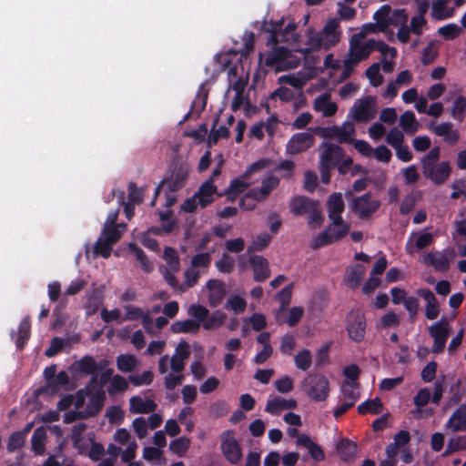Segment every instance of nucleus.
<instances>
[{
    "label": "nucleus",
    "mask_w": 466,
    "mask_h": 466,
    "mask_svg": "<svg viewBox=\"0 0 466 466\" xmlns=\"http://www.w3.org/2000/svg\"><path fill=\"white\" fill-rule=\"evenodd\" d=\"M307 395L316 401L325 400L329 393V383L326 377L320 374H309L303 383Z\"/></svg>",
    "instance_id": "9"
},
{
    "label": "nucleus",
    "mask_w": 466,
    "mask_h": 466,
    "mask_svg": "<svg viewBox=\"0 0 466 466\" xmlns=\"http://www.w3.org/2000/svg\"><path fill=\"white\" fill-rule=\"evenodd\" d=\"M86 429V425L83 422L77 423L72 428V441L74 445L79 449L83 450L86 448V442L84 441L83 433Z\"/></svg>",
    "instance_id": "57"
},
{
    "label": "nucleus",
    "mask_w": 466,
    "mask_h": 466,
    "mask_svg": "<svg viewBox=\"0 0 466 466\" xmlns=\"http://www.w3.org/2000/svg\"><path fill=\"white\" fill-rule=\"evenodd\" d=\"M114 441L120 445L126 446L122 452V461L124 462H128L136 457L137 444L127 430L124 428L118 429L114 434Z\"/></svg>",
    "instance_id": "18"
},
{
    "label": "nucleus",
    "mask_w": 466,
    "mask_h": 466,
    "mask_svg": "<svg viewBox=\"0 0 466 466\" xmlns=\"http://www.w3.org/2000/svg\"><path fill=\"white\" fill-rule=\"evenodd\" d=\"M46 431L44 428H37L32 436V447L37 454L44 452V441L46 439Z\"/></svg>",
    "instance_id": "62"
},
{
    "label": "nucleus",
    "mask_w": 466,
    "mask_h": 466,
    "mask_svg": "<svg viewBox=\"0 0 466 466\" xmlns=\"http://www.w3.org/2000/svg\"><path fill=\"white\" fill-rule=\"evenodd\" d=\"M128 379H125L121 375H115L112 377L110 380V384L108 387V392L110 394H115L116 392L125 391L128 389Z\"/></svg>",
    "instance_id": "59"
},
{
    "label": "nucleus",
    "mask_w": 466,
    "mask_h": 466,
    "mask_svg": "<svg viewBox=\"0 0 466 466\" xmlns=\"http://www.w3.org/2000/svg\"><path fill=\"white\" fill-rule=\"evenodd\" d=\"M274 316L279 324H288L289 327H294L304 316V309L298 306L286 308L285 309H276Z\"/></svg>",
    "instance_id": "24"
},
{
    "label": "nucleus",
    "mask_w": 466,
    "mask_h": 466,
    "mask_svg": "<svg viewBox=\"0 0 466 466\" xmlns=\"http://www.w3.org/2000/svg\"><path fill=\"white\" fill-rule=\"evenodd\" d=\"M330 220L331 223L328 226L327 229L336 242L349 233L350 226L346 223L342 218Z\"/></svg>",
    "instance_id": "42"
},
{
    "label": "nucleus",
    "mask_w": 466,
    "mask_h": 466,
    "mask_svg": "<svg viewBox=\"0 0 466 466\" xmlns=\"http://www.w3.org/2000/svg\"><path fill=\"white\" fill-rule=\"evenodd\" d=\"M269 160L260 159L252 163L248 167L243 174L231 180L228 187L224 192L227 199L233 202L237 199L238 195L244 193L253 183V175L260 170L268 167Z\"/></svg>",
    "instance_id": "6"
},
{
    "label": "nucleus",
    "mask_w": 466,
    "mask_h": 466,
    "mask_svg": "<svg viewBox=\"0 0 466 466\" xmlns=\"http://www.w3.org/2000/svg\"><path fill=\"white\" fill-rule=\"evenodd\" d=\"M189 356L188 343L181 341L171 358L168 355H164L159 359L158 370L161 374H165L164 385L167 390H174L183 383L185 378L183 370Z\"/></svg>",
    "instance_id": "1"
},
{
    "label": "nucleus",
    "mask_w": 466,
    "mask_h": 466,
    "mask_svg": "<svg viewBox=\"0 0 466 466\" xmlns=\"http://www.w3.org/2000/svg\"><path fill=\"white\" fill-rule=\"evenodd\" d=\"M85 390H79L76 395H69L61 400L58 402V409L63 410L69 408L71 405H74L76 410H79L85 405Z\"/></svg>",
    "instance_id": "45"
},
{
    "label": "nucleus",
    "mask_w": 466,
    "mask_h": 466,
    "mask_svg": "<svg viewBox=\"0 0 466 466\" xmlns=\"http://www.w3.org/2000/svg\"><path fill=\"white\" fill-rule=\"evenodd\" d=\"M380 207V200L373 197L371 193L353 198L350 203L351 211L361 219L370 218Z\"/></svg>",
    "instance_id": "10"
},
{
    "label": "nucleus",
    "mask_w": 466,
    "mask_h": 466,
    "mask_svg": "<svg viewBox=\"0 0 466 466\" xmlns=\"http://www.w3.org/2000/svg\"><path fill=\"white\" fill-rule=\"evenodd\" d=\"M456 256L454 249H447L443 252L434 251L428 253L424 260L426 263L431 264L436 270L447 271L450 268V262L454 259Z\"/></svg>",
    "instance_id": "20"
},
{
    "label": "nucleus",
    "mask_w": 466,
    "mask_h": 466,
    "mask_svg": "<svg viewBox=\"0 0 466 466\" xmlns=\"http://www.w3.org/2000/svg\"><path fill=\"white\" fill-rule=\"evenodd\" d=\"M318 34L322 49L328 50L335 46L341 39L339 20L337 18L329 19Z\"/></svg>",
    "instance_id": "12"
},
{
    "label": "nucleus",
    "mask_w": 466,
    "mask_h": 466,
    "mask_svg": "<svg viewBox=\"0 0 466 466\" xmlns=\"http://www.w3.org/2000/svg\"><path fill=\"white\" fill-rule=\"evenodd\" d=\"M366 272V268L364 266L357 264L350 266L347 268L345 274V280L348 286L351 289H357Z\"/></svg>",
    "instance_id": "39"
},
{
    "label": "nucleus",
    "mask_w": 466,
    "mask_h": 466,
    "mask_svg": "<svg viewBox=\"0 0 466 466\" xmlns=\"http://www.w3.org/2000/svg\"><path fill=\"white\" fill-rule=\"evenodd\" d=\"M375 100L368 96L355 102L350 116L357 122H367L375 116Z\"/></svg>",
    "instance_id": "14"
},
{
    "label": "nucleus",
    "mask_w": 466,
    "mask_h": 466,
    "mask_svg": "<svg viewBox=\"0 0 466 466\" xmlns=\"http://www.w3.org/2000/svg\"><path fill=\"white\" fill-rule=\"evenodd\" d=\"M374 50V39L365 40L361 36L352 35L350 39V49L346 57V64L350 67L358 65L369 57Z\"/></svg>",
    "instance_id": "8"
},
{
    "label": "nucleus",
    "mask_w": 466,
    "mask_h": 466,
    "mask_svg": "<svg viewBox=\"0 0 466 466\" xmlns=\"http://www.w3.org/2000/svg\"><path fill=\"white\" fill-rule=\"evenodd\" d=\"M433 240V236L428 232H419L412 233L410 240L406 245V250L408 253L412 254L415 252V249H422L429 245Z\"/></svg>",
    "instance_id": "35"
},
{
    "label": "nucleus",
    "mask_w": 466,
    "mask_h": 466,
    "mask_svg": "<svg viewBox=\"0 0 466 466\" xmlns=\"http://www.w3.org/2000/svg\"><path fill=\"white\" fill-rule=\"evenodd\" d=\"M184 280L178 287L179 292H186L193 288L200 278V271L198 268H188L184 271Z\"/></svg>",
    "instance_id": "46"
},
{
    "label": "nucleus",
    "mask_w": 466,
    "mask_h": 466,
    "mask_svg": "<svg viewBox=\"0 0 466 466\" xmlns=\"http://www.w3.org/2000/svg\"><path fill=\"white\" fill-rule=\"evenodd\" d=\"M445 0H434L431 5V16L435 20H443L451 17L455 8L449 7Z\"/></svg>",
    "instance_id": "40"
},
{
    "label": "nucleus",
    "mask_w": 466,
    "mask_h": 466,
    "mask_svg": "<svg viewBox=\"0 0 466 466\" xmlns=\"http://www.w3.org/2000/svg\"><path fill=\"white\" fill-rule=\"evenodd\" d=\"M81 372L93 375V380H96L97 364L92 357H85L77 363Z\"/></svg>",
    "instance_id": "53"
},
{
    "label": "nucleus",
    "mask_w": 466,
    "mask_h": 466,
    "mask_svg": "<svg viewBox=\"0 0 466 466\" xmlns=\"http://www.w3.org/2000/svg\"><path fill=\"white\" fill-rule=\"evenodd\" d=\"M382 410V404L380 400V399L375 398L370 400H367L366 402L359 405L358 411L360 414H367V413H372V414H378L381 412Z\"/></svg>",
    "instance_id": "58"
},
{
    "label": "nucleus",
    "mask_w": 466,
    "mask_h": 466,
    "mask_svg": "<svg viewBox=\"0 0 466 466\" xmlns=\"http://www.w3.org/2000/svg\"><path fill=\"white\" fill-rule=\"evenodd\" d=\"M315 142V137L311 133L302 132L291 137L286 146V151L289 155L300 154L309 147Z\"/></svg>",
    "instance_id": "19"
},
{
    "label": "nucleus",
    "mask_w": 466,
    "mask_h": 466,
    "mask_svg": "<svg viewBox=\"0 0 466 466\" xmlns=\"http://www.w3.org/2000/svg\"><path fill=\"white\" fill-rule=\"evenodd\" d=\"M313 109L324 117H331L338 111V105L332 100L329 93L318 96L312 105Z\"/></svg>",
    "instance_id": "26"
},
{
    "label": "nucleus",
    "mask_w": 466,
    "mask_h": 466,
    "mask_svg": "<svg viewBox=\"0 0 466 466\" xmlns=\"http://www.w3.org/2000/svg\"><path fill=\"white\" fill-rule=\"evenodd\" d=\"M246 307H247V302L245 301V299L238 295H232V296L228 297V299L225 304V308L227 309H231L235 313H238V314L244 312L246 309Z\"/></svg>",
    "instance_id": "60"
},
{
    "label": "nucleus",
    "mask_w": 466,
    "mask_h": 466,
    "mask_svg": "<svg viewBox=\"0 0 466 466\" xmlns=\"http://www.w3.org/2000/svg\"><path fill=\"white\" fill-rule=\"evenodd\" d=\"M306 38H307V40L305 42V47L297 48L296 50L298 52H300V53L306 55L310 52L322 49L319 34L312 27H309L307 29Z\"/></svg>",
    "instance_id": "41"
},
{
    "label": "nucleus",
    "mask_w": 466,
    "mask_h": 466,
    "mask_svg": "<svg viewBox=\"0 0 466 466\" xmlns=\"http://www.w3.org/2000/svg\"><path fill=\"white\" fill-rule=\"evenodd\" d=\"M289 209L294 216H308L309 225L314 229L320 228L324 221L319 202L307 197H293L289 200Z\"/></svg>",
    "instance_id": "5"
},
{
    "label": "nucleus",
    "mask_w": 466,
    "mask_h": 466,
    "mask_svg": "<svg viewBox=\"0 0 466 466\" xmlns=\"http://www.w3.org/2000/svg\"><path fill=\"white\" fill-rule=\"evenodd\" d=\"M297 407V401L294 399H283L280 397L269 400L266 405V411L270 414H279L282 410H292Z\"/></svg>",
    "instance_id": "37"
},
{
    "label": "nucleus",
    "mask_w": 466,
    "mask_h": 466,
    "mask_svg": "<svg viewBox=\"0 0 466 466\" xmlns=\"http://www.w3.org/2000/svg\"><path fill=\"white\" fill-rule=\"evenodd\" d=\"M429 128L438 137H443L444 141L451 146H454L460 139V133L453 128V124L444 122L441 124L432 123Z\"/></svg>",
    "instance_id": "27"
},
{
    "label": "nucleus",
    "mask_w": 466,
    "mask_h": 466,
    "mask_svg": "<svg viewBox=\"0 0 466 466\" xmlns=\"http://www.w3.org/2000/svg\"><path fill=\"white\" fill-rule=\"evenodd\" d=\"M378 25L384 32L390 25L400 26L397 38L401 43L409 41V28L407 27L408 15L403 9H397L391 12L390 5L380 7L373 15Z\"/></svg>",
    "instance_id": "4"
},
{
    "label": "nucleus",
    "mask_w": 466,
    "mask_h": 466,
    "mask_svg": "<svg viewBox=\"0 0 466 466\" xmlns=\"http://www.w3.org/2000/svg\"><path fill=\"white\" fill-rule=\"evenodd\" d=\"M446 429L452 433L466 431V405L461 404L451 414V418L445 425Z\"/></svg>",
    "instance_id": "31"
},
{
    "label": "nucleus",
    "mask_w": 466,
    "mask_h": 466,
    "mask_svg": "<svg viewBox=\"0 0 466 466\" xmlns=\"http://www.w3.org/2000/svg\"><path fill=\"white\" fill-rule=\"evenodd\" d=\"M334 242H335V240L333 239L332 236L329 234L328 229H326L312 238V240L310 242V247L313 249H318L321 247L329 245Z\"/></svg>",
    "instance_id": "63"
},
{
    "label": "nucleus",
    "mask_w": 466,
    "mask_h": 466,
    "mask_svg": "<svg viewBox=\"0 0 466 466\" xmlns=\"http://www.w3.org/2000/svg\"><path fill=\"white\" fill-rule=\"evenodd\" d=\"M417 5V13L410 19L409 28V34L412 33L414 35H420L422 34L423 29L427 25V21L425 19V15L429 8V2L427 0H415Z\"/></svg>",
    "instance_id": "22"
},
{
    "label": "nucleus",
    "mask_w": 466,
    "mask_h": 466,
    "mask_svg": "<svg viewBox=\"0 0 466 466\" xmlns=\"http://www.w3.org/2000/svg\"><path fill=\"white\" fill-rule=\"evenodd\" d=\"M138 364V360L131 354H122L116 358V367L124 373L133 372Z\"/></svg>",
    "instance_id": "47"
},
{
    "label": "nucleus",
    "mask_w": 466,
    "mask_h": 466,
    "mask_svg": "<svg viewBox=\"0 0 466 466\" xmlns=\"http://www.w3.org/2000/svg\"><path fill=\"white\" fill-rule=\"evenodd\" d=\"M416 293L426 301L425 317L431 320L437 319L440 314V309L439 302L433 292L429 289H420Z\"/></svg>",
    "instance_id": "30"
},
{
    "label": "nucleus",
    "mask_w": 466,
    "mask_h": 466,
    "mask_svg": "<svg viewBox=\"0 0 466 466\" xmlns=\"http://www.w3.org/2000/svg\"><path fill=\"white\" fill-rule=\"evenodd\" d=\"M198 198V203L201 208H205L214 200L215 195H218L217 187L213 184V179L208 178L199 187L198 191L195 194Z\"/></svg>",
    "instance_id": "32"
},
{
    "label": "nucleus",
    "mask_w": 466,
    "mask_h": 466,
    "mask_svg": "<svg viewBox=\"0 0 466 466\" xmlns=\"http://www.w3.org/2000/svg\"><path fill=\"white\" fill-rule=\"evenodd\" d=\"M451 172V168L449 162H441L431 166L427 164L422 168L423 175L438 185L444 183L450 177Z\"/></svg>",
    "instance_id": "21"
},
{
    "label": "nucleus",
    "mask_w": 466,
    "mask_h": 466,
    "mask_svg": "<svg viewBox=\"0 0 466 466\" xmlns=\"http://www.w3.org/2000/svg\"><path fill=\"white\" fill-rule=\"evenodd\" d=\"M226 319V314L220 311H215L211 316L207 317L203 323V328L208 330L216 329L224 324Z\"/></svg>",
    "instance_id": "49"
},
{
    "label": "nucleus",
    "mask_w": 466,
    "mask_h": 466,
    "mask_svg": "<svg viewBox=\"0 0 466 466\" xmlns=\"http://www.w3.org/2000/svg\"><path fill=\"white\" fill-rule=\"evenodd\" d=\"M207 289L210 306L216 307L220 304L226 296L224 283L218 279H210L207 283Z\"/></svg>",
    "instance_id": "34"
},
{
    "label": "nucleus",
    "mask_w": 466,
    "mask_h": 466,
    "mask_svg": "<svg viewBox=\"0 0 466 466\" xmlns=\"http://www.w3.org/2000/svg\"><path fill=\"white\" fill-rule=\"evenodd\" d=\"M296 445L298 447L306 448L309 451L310 457L317 461H321L325 459V454L320 446L315 443L307 434H300L298 436Z\"/></svg>",
    "instance_id": "33"
},
{
    "label": "nucleus",
    "mask_w": 466,
    "mask_h": 466,
    "mask_svg": "<svg viewBox=\"0 0 466 466\" xmlns=\"http://www.w3.org/2000/svg\"><path fill=\"white\" fill-rule=\"evenodd\" d=\"M347 330L351 339L361 341L366 332V321L360 310L350 312L347 319Z\"/></svg>",
    "instance_id": "16"
},
{
    "label": "nucleus",
    "mask_w": 466,
    "mask_h": 466,
    "mask_svg": "<svg viewBox=\"0 0 466 466\" xmlns=\"http://www.w3.org/2000/svg\"><path fill=\"white\" fill-rule=\"evenodd\" d=\"M380 64L375 63L371 65L366 71V76L373 86H380L383 81V76L380 73Z\"/></svg>",
    "instance_id": "61"
},
{
    "label": "nucleus",
    "mask_w": 466,
    "mask_h": 466,
    "mask_svg": "<svg viewBox=\"0 0 466 466\" xmlns=\"http://www.w3.org/2000/svg\"><path fill=\"white\" fill-rule=\"evenodd\" d=\"M400 127L407 134L412 135L418 131L420 123L411 111H406L400 116Z\"/></svg>",
    "instance_id": "44"
},
{
    "label": "nucleus",
    "mask_w": 466,
    "mask_h": 466,
    "mask_svg": "<svg viewBox=\"0 0 466 466\" xmlns=\"http://www.w3.org/2000/svg\"><path fill=\"white\" fill-rule=\"evenodd\" d=\"M188 170L185 167H180L167 179L164 180L157 188V194L160 191L175 192L182 188L187 177Z\"/></svg>",
    "instance_id": "23"
},
{
    "label": "nucleus",
    "mask_w": 466,
    "mask_h": 466,
    "mask_svg": "<svg viewBox=\"0 0 466 466\" xmlns=\"http://www.w3.org/2000/svg\"><path fill=\"white\" fill-rule=\"evenodd\" d=\"M289 55V51L286 47L277 46V45H275L272 50L267 54L265 64L268 66L275 68L277 71L297 67V62L287 60Z\"/></svg>",
    "instance_id": "11"
},
{
    "label": "nucleus",
    "mask_w": 466,
    "mask_h": 466,
    "mask_svg": "<svg viewBox=\"0 0 466 466\" xmlns=\"http://www.w3.org/2000/svg\"><path fill=\"white\" fill-rule=\"evenodd\" d=\"M190 443L187 437H180L170 442L169 450L178 457H183L188 451Z\"/></svg>",
    "instance_id": "48"
},
{
    "label": "nucleus",
    "mask_w": 466,
    "mask_h": 466,
    "mask_svg": "<svg viewBox=\"0 0 466 466\" xmlns=\"http://www.w3.org/2000/svg\"><path fill=\"white\" fill-rule=\"evenodd\" d=\"M262 28L270 34L268 39V46L286 43L295 47L299 45V35L297 32V24L293 19L283 17L279 21H264Z\"/></svg>",
    "instance_id": "3"
},
{
    "label": "nucleus",
    "mask_w": 466,
    "mask_h": 466,
    "mask_svg": "<svg viewBox=\"0 0 466 466\" xmlns=\"http://www.w3.org/2000/svg\"><path fill=\"white\" fill-rule=\"evenodd\" d=\"M250 263L254 271V279L256 281H263L269 277V268L268 260L261 256H251Z\"/></svg>",
    "instance_id": "36"
},
{
    "label": "nucleus",
    "mask_w": 466,
    "mask_h": 466,
    "mask_svg": "<svg viewBox=\"0 0 466 466\" xmlns=\"http://www.w3.org/2000/svg\"><path fill=\"white\" fill-rule=\"evenodd\" d=\"M356 445L355 443L350 441L349 440L341 441L337 447L339 455L341 460L348 461L353 457L356 452Z\"/></svg>",
    "instance_id": "56"
},
{
    "label": "nucleus",
    "mask_w": 466,
    "mask_h": 466,
    "mask_svg": "<svg viewBox=\"0 0 466 466\" xmlns=\"http://www.w3.org/2000/svg\"><path fill=\"white\" fill-rule=\"evenodd\" d=\"M296 367L301 370H308L312 363V356L309 350H301L294 357Z\"/></svg>",
    "instance_id": "55"
},
{
    "label": "nucleus",
    "mask_w": 466,
    "mask_h": 466,
    "mask_svg": "<svg viewBox=\"0 0 466 466\" xmlns=\"http://www.w3.org/2000/svg\"><path fill=\"white\" fill-rule=\"evenodd\" d=\"M170 329L174 333H197L200 324L195 319H188L174 322Z\"/></svg>",
    "instance_id": "43"
},
{
    "label": "nucleus",
    "mask_w": 466,
    "mask_h": 466,
    "mask_svg": "<svg viewBox=\"0 0 466 466\" xmlns=\"http://www.w3.org/2000/svg\"><path fill=\"white\" fill-rule=\"evenodd\" d=\"M187 313L190 317L194 318L195 320L198 321L199 323H204L205 319L209 314V311L202 305L193 304L189 306Z\"/></svg>",
    "instance_id": "64"
},
{
    "label": "nucleus",
    "mask_w": 466,
    "mask_h": 466,
    "mask_svg": "<svg viewBox=\"0 0 466 466\" xmlns=\"http://www.w3.org/2000/svg\"><path fill=\"white\" fill-rule=\"evenodd\" d=\"M279 177L275 175L264 177L259 188L250 189L241 198L239 207L243 210H253L258 203L268 199L270 193L279 186Z\"/></svg>",
    "instance_id": "7"
},
{
    "label": "nucleus",
    "mask_w": 466,
    "mask_h": 466,
    "mask_svg": "<svg viewBox=\"0 0 466 466\" xmlns=\"http://www.w3.org/2000/svg\"><path fill=\"white\" fill-rule=\"evenodd\" d=\"M326 135L329 138L338 140L339 142H353V137L355 136L354 124L347 121L341 126H333L326 130Z\"/></svg>",
    "instance_id": "25"
},
{
    "label": "nucleus",
    "mask_w": 466,
    "mask_h": 466,
    "mask_svg": "<svg viewBox=\"0 0 466 466\" xmlns=\"http://www.w3.org/2000/svg\"><path fill=\"white\" fill-rule=\"evenodd\" d=\"M358 387L359 384L356 382L344 381L342 383L341 392L344 401H351L352 404H355L359 397Z\"/></svg>",
    "instance_id": "50"
},
{
    "label": "nucleus",
    "mask_w": 466,
    "mask_h": 466,
    "mask_svg": "<svg viewBox=\"0 0 466 466\" xmlns=\"http://www.w3.org/2000/svg\"><path fill=\"white\" fill-rule=\"evenodd\" d=\"M466 450V436H456L449 440L443 456Z\"/></svg>",
    "instance_id": "52"
},
{
    "label": "nucleus",
    "mask_w": 466,
    "mask_h": 466,
    "mask_svg": "<svg viewBox=\"0 0 466 466\" xmlns=\"http://www.w3.org/2000/svg\"><path fill=\"white\" fill-rule=\"evenodd\" d=\"M221 451L226 459L233 464H237L242 458L241 448L232 431H226L220 435Z\"/></svg>",
    "instance_id": "13"
},
{
    "label": "nucleus",
    "mask_w": 466,
    "mask_h": 466,
    "mask_svg": "<svg viewBox=\"0 0 466 466\" xmlns=\"http://www.w3.org/2000/svg\"><path fill=\"white\" fill-rule=\"evenodd\" d=\"M86 404L82 407V417H92L97 414L104 405L105 392L102 390H90L85 391Z\"/></svg>",
    "instance_id": "17"
},
{
    "label": "nucleus",
    "mask_w": 466,
    "mask_h": 466,
    "mask_svg": "<svg viewBox=\"0 0 466 466\" xmlns=\"http://www.w3.org/2000/svg\"><path fill=\"white\" fill-rule=\"evenodd\" d=\"M328 214L329 219L341 218L344 210V201L340 193L331 194L327 200Z\"/></svg>",
    "instance_id": "38"
},
{
    "label": "nucleus",
    "mask_w": 466,
    "mask_h": 466,
    "mask_svg": "<svg viewBox=\"0 0 466 466\" xmlns=\"http://www.w3.org/2000/svg\"><path fill=\"white\" fill-rule=\"evenodd\" d=\"M429 333L434 339L432 352L440 353L444 350L447 338L451 333V328L447 319H441L429 328Z\"/></svg>",
    "instance_id": "15"
},
{
    "label": "nucleus",
    "mask_w": 466,
    "mask_h": 466,
    "mask_svg": "<svg viewBox=\"0 0 466 466\" xmlns=\"http://www.w3.org/2000/svg\"><path fill=\"white\" fill-rule=\"evenodd\" d=\"M342 149L332 144H324L320 155V166L333 168L342 160Z\"/></svg>",
    "instance_id": "28"
},
{
    "label": "nucleus",
    "mask_w": 466,
    "mask_h": 466,
    "mask_svg": "<svg viewBox=\"0 0 466 466\" xmlns=\"http://www.w3.org/2000/svg\"><path fill=\"white\" fill-rule=\"evenodd\" d=\"M157 403L147 397L133 396L129 400V410L133 414H147L157 410Z\"/></svg>",
    "instance_id": "29"
},
{
    "label": "nucleus",
    "mask_w": 466,
    "mask_h": 466,
    "mask_svg": "<svg viewBox=\"0 0 466 466\" xmlns=\"http://www.w3.org/2000/svg\"><path fill=\"white\" fill-rule=\"evenodd\" d=\"M154 374L151 370H145L141 374H131L128 377V381L136 386H147L153 381Z\"/></svg>",
    "instance_id": "54"
},
{
    "label": "nucleus",
    "mask_w": 466,
    "mask_h": 466,
    "mask_svg": "<svg viewBox=\"0 0 466 466\" xmlns=\"http://www.w3.org/2000/svg\"><path fill=\"white\" fill-rule=\"evenodd\" d=\"M119 209L108 214L102 233L96 242L93 249L95 256L107 258L111 255L112 246L116 244L127 230V224L116 223Z\"/></svg>",
    "instance_id": "2"
},
{
    "label": "nucleus",
    "mask_w": 466,
    "mask_h": 466,
    "mask_svg": "<svg viewBox=\"0 0 466 466\" xmlns=\"http://www.w3.org/2000/svg\"><path fill=\"white\" fill-rule=\"evenodd\" d=\"M164 259L167 262V269H170L174 272H177L180 268L179 258L177 256V251L169 247H167L164 250L163 255Z\"/></svg>",
    "instance_id": "51"
}]
</instances>
